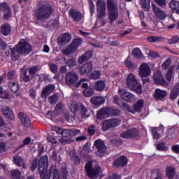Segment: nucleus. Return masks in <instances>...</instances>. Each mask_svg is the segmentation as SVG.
<instances>
[{
    "mask_svg": "<svg viewBox=\"0 0 179 179\" xmlns=\"http://www.w3.org/2000/svg\"><path fill=\"white\" fill-rule=\"evenodd\" d=\"M157 149L158 150H161L162 152H166L169 150V147H167L166 144H164V143H161L158 144Z\"/></svg>",
    "mask_w": 179,
    "mask_h": 179,
    "instance_id": "obj_49",
    "label": "nucleus"
},
{
    "mask_svg": "<svg viewBox=\"0 0 179 179\" xmlns=\"http://www.w3.org/2000/svg\"><path fill=\"white\" fill-rule=\"evenodd\" d=\"M71 34L69 33H66L64 34H62L60 37L58 38V43L60 47H62V45H65V44H68L69 41H71Z\"/></svg>",
    "mask_w": 179,
    "mask_h": 179,
    "instance_id": "obj_19",
    "label": "nucleus"
},
{
    "mask_svg": "<svg viewBox=\"0 0 179 179\" xmlns=\"http://www.w3.org/2000/svg\"><path fill=\"white\" fill-rule=\"evenodd\" d=\"M52 13V6L48 5H41L36 10L35 15L39 20H45L51 16Z\"/></svg>",
    "mask_w": 179,
    "mask_h": 179,
    "instance_id": "obj_5",
    "label": "nucleus"
},
{
    "mask_svg": "<svg viewBox=\"0 0 179 179\" xmlns=\"http://www.w3.org/2000/svg\"><path fill=\"white\" fill-rule=\"evenodd\" d=\"M8 86L13 93H16L19 90V84L16 82H10Z\"/></svg>",
    "mask_w": 179,
    "mask_h": 179,
    "instance_id": "obj_41",
    "label": "nucleus"
},
{
    "mask_svg": "<svg viewBox=\"0 0 179 179\" xmlns=\"http://www.w3.org/2000/svg\"><path fill=\"white\" fill-rule=\"evenodd\" d=\"M155 99L157 100H163L164 97L167 96V92L160 89H156L154 94Z\"/></svg>",
    "mask_w": 179,
    "mask_h": 179,
    "instance_id": "obj_27",
    "label": "nucleus"
},
{
    "mask_svg": "<svg viewBox=\"0 0 179 179\" xmlns=\"http://www.w3.org/2000/svg\"><path fill=\"white\" fill-rule=\"evenodd\" d=\"M101 75V74L100 73L99 71H94V73H92L91 74V78H92V79H99V78H100Z\"/></svg>",
    "mask_w": 179,
    "mask_h": 179,
    "instance_id": "obj_61",
    "label": "nucleus"
},
{
    "mask_svg": "<svg viewBox=\"0 0 179 179\" xmlns=\"http://www.w3.org/2000/svg\"><path fill=\"white\" fill-rule=\"evenodd\" d=\"M126 84L127 87L138 94H142V85L136 80L135 75L130 73L126 79Z\"/></svg>",
    "mask_w": 179,
    "mask_h": 179,
    "instance_id": "obj_4",
    "label": "nucleus"
},
{
    "mask_svg": "<svg viewBox=\"0 0 179 179\" xmlns=\"http://www.w3.org/2000/svg\"><path fill=\"white\" fill-rule=\"evenodd\" d=\"M93 69V64L92 62H87L83 66H81L80 73L81 75H85V73H89Z\"/></svg>",
    "mask_w": 179,
    "mask_h": 179,
    "instance_id": "obj_24",
    "label": "nucleus"
},
{
    "mask_svg": "<svg viewBox=\"0 0 179 179\" xmlns=\"http://www.w3.org/2000/svg\"><path fill=\"white\" fill-rule=\"evenodd\" d=\"M52 177L53 179H62L61 175L59 174V171H58V169L53 170Z\"/></svg>",
    "mask_w": 179,
    "mask_h": 179,
    "instance_id": "obj_56",
    "label": "nucleus"
},
{
    "mask_svg": "<svg viewBox=\"0 0 179 179\" xmlns=\"http://www.w3.org/2000/svg\"><path fill=\"white\" fill-rule=\"evenodd\" d=\"M90 101L94 106H101L106 103V99L101 96H96L91 98Z\"/></svg>",
    "mask_w": 179,
    "mask_h": 179,
    "instance_id": "obj_22",
    "label": "nucleus"
},
{
    "mask_svg": "<svg viewBox=\"0 0 179 179\" xmlns=\"http://www.w3.org/2000/svg\"><path fill=\"white\" fill-rule=\"evenodd\" d=\"M48 167V157L43 155L39 160L38 163V171L40 173L41 178L43 179H50L51 178V171H47Z\"/></svg>",
    "mask_w": 179,
    "mask_h": 179,
    "instance_id": "obj_2",
    "label": "nucleus"
},
{
    "mask_svg": "<svg viewBox=\"0 0 179 179\" xmlns=\"http://www.w3.org/2000/svg\"><path fill=\"white\" fill-rule=\"evenodd\" d=\"M106 6L104 0H97L96 1V10H97V20L96 23H101V26H104L107 23V20L104 19L106 15Z\"/></svg>",
    "mask_w": 179,
    "mask_h": 179,
    "instance_id": "obj_3",
    "label": "nucleus"
},
{
    "mask_svg": "<svg viewBox=\"0 0 179 179\" xmlns=\"http://www.w3.org/2000/svg\"><path fill=\"white\" fill-rule=\"evenodd\" d=\"M1 111L3 115H5V117H6V118L8 120H15V114H13V112L12 110H10V108H9V107H3Z\"/></svg>",
    "mask_w": 179,
    "mask_h": 179,
    "instance_id": "obj_23",
    "label": "nucleus"
},
{
    "mask_svg": "<svg viewBox=\"0 0 179 179\" xmlns=\"http://www.w3.org/2000/svg\"><path fill=\"white\" fill-rule=\"evenodd\" d=\"M82 85V87L86 89L87 87V83H86V80L83 79L80 80L77 84L76 85V87H79V86Z\"/></svg>",
    "mask_w": 179,
    "mask_h": 179,
    "instance_id": "obj_50",
    "label": "nucleus"
},
{
    "mask_svg": "<svg viewBox=\"0 0 179 179\" xmlns=\"http://www.w3.org/2000/svg\"><path fill=\"white\" fill-rule=\"evenodd\" d=\"M12 31V27L9 24H4L1 27V33L3 36H9Z\"/></svg>",
    "mask_w": 179,
    "mask_h": 179,
    "instance_id": "obj_29",
    "label": "nucleus"
},
{
    "mask_svg": "<svg viewBox=\"0 0 179 179\" xmlns=\"http://www.w3.org/2000/svg\"><path fill=\"white\" fill-rule=\"evenodd\" d=\"M58 99H59V95L58 94H55L48 98V101L50 104H55L57 101H58Z\"/></svg>",
    "mask_w": 179,
    "mask_h": 179,
    "instance_id": "obj_44",
    "label": "nucleus"
},
{
    "mask_svg": "<svg viewBox=\"0 0 179 179\" xmlns=\"http://www.w3.org/2000/svg\"><path fill=\"white\" fill-rule=\"evenodd\" d=\"M121 124V121L118 119H110L105 120L101 124L103 131H108L109 128H114L118 127Z\"/></svg>",
    "mask_w": 179,
    "mask_h": 179,
    "instance_id": "obj_10",
    "label": "nucleus"
},
{
    "mask_svg": "<svg viewBox=\"0 0 179 179\" xmlns=\"http://www.w3.org/2000/svg\"><path fill=\"white\" fill-rule=\"evenodd\" d=\"M178 41H179V37L177 36H175L169 38L168 41V43L169 44H176V43H178Z\"/></svg>",
    "mask_w": 179,
    "mask_h": 179,
    "instance_id": "obj_54",
    "label": "nucleus"
},
{
    "mask_svg": "<svg viewBox=\"0 0 179 179\" xmlns=\"http://www.w3.org/2000/svg\"><path fill=\"white\" fill-rule=\"evenodd\" d=\"M111 114H113V108H103L98 110L96 117L98 120H104V118H107Z\"/></svg>",
    "mask_w": 179,
    "mask_h": 179,
    "instance_id": "obj_15",
    "label": "nucleus"
},
{
    "mask_svg": "<svg viewBox=\"0 0 179 179\" xmlns=\"http://www.w3.org/2000/svg\"><path fill=\"white\" fill-rule=\"evenodd\" d=\"M107 5L109 19L110 22H115L118 19V8H117L115 1L108 0Z\"/></svg>",
    "mask_w": 179,
    "mask_h": 179,
    "instance_id": "obj_7",
    "label": "nucleus"
},
{
    "mask_svg": "<svg viewBox=\"0 0 179 179\" xmlns=\"http://www.w3.org/2000/svg\"><path fill=\"white\" fill-rule=\"evenodd\" d=\"M79 80V77L78 76V74L75 71H70L67 73L65 77V80L66 85L71 87H76V82Z\"/></svg>",
    "mask_w": 179,
    "mask_h": 179,
    "instance_id": "obj_9",
    "label": "nucleus"
},
{
    "mask_svg": "<svg viewBox=\"0 0 179 179\" xmlns=\"http://www.w3.org/2000/svg\"><path fill=\"white\" fill-rule=\"evenodd\" d=\"M67 65L69 66V68H73V66H76V61L70 59L67 62Z\"/></svg>",
    "mask_w": 179,
    "mask_h": 179,
    "instance_id": "obj_63",
    "label": "nucleus"
},
{
    "mask_svg": "<svg viewBox=\"0 0 179 179\" xmlns=\"http://www.w3.org/2000/svg\"><path fill=\"white\" fill-rule=\"evenodd\" d=\"M0 97L1 99H9L10 96L9 94L6 92H3L2 90V87H0Z\"/></svg>",
    "mask_w": 179,
    "mask_h": 179,
    "instance_id": "obj_55",
    "label": "nucleus"
},
{
    "mask_svg": "<svg viewBox=\"0 0 179 179\" xmlns=\"http://www.w3.org/2000/svg\"><path fill=\"white\" fill-rule=\"evenodd\" d=\"M94 145L99 153H104V152L107 150L106 144H104V142L101 140H96L94 143Z\"/></svg>",
    "mask_w": 179,
    "mask_h": 179,
    "instance_id": "obj_26",
    "label": "nucleus"
},
{
    "mask_svg": "<svg viewBox=\"0 0 179 179\" xmlns=\"http://www.w3.org/2000/svg\"><path fill=\"white\" fill-rule=\"evenodd\" d=\"M75 50V48H73L71 45L69 46L67 48L63 50L62 51V54L64 55H70V54H72V52Z\"/></svg>",
    "mask_w": 179,
    "mask_h": 179,
    "instance_id": "obj_45",
    "label": "nucleus"
},
{
    "mask_svg": "<svg viewBox=\"0 0 179 179\" xmlns=\"http://www.w3.org/2000/svg\"><path fill=\"white\" fill-rule=\"evenodd\" d=\"M20 174H22V172H20V171L17 169H15L14 171H12L11 178L13 179H23V178L20 177Z\"/></svg>",
    "mask_w": 179,
    "mask_h": 179,
    "instance_id": "obj_42",
    "label": "nucleus"
},
{
    "mask_svg": "<svg viewBox=\"0 0 179 179\" xmlns=\"http://www.w3.org/2000/svg\"><path fill=\"white\" fill-rule=\"evenodd\" d=\"M51 129H52V131H54L55 132H56L58 135H62V130L64 129L57 127V126H51Z\"/></svg>",
    "mask_w": 179,
    "mask_h": 179,
    "instance_id": "obj_52",
    "label": "nucleus"
},
{
    "mask_svg": "<svg viewBox=\"0 0 179 179\" xmlns=\"http://www.w3.org/2000/svg\"><path fill=\"white\" fill-rule=\"evenodd\" d=\"M83 94L85 96V97H92V96L94 94L93 90L90 88H86L83 91Z\"/></svg>",
    "mask_w": 179,
    "mask_h": 179,
    "instance_id": "obj_47",
    "label": "nucleus"
},
{
    "mask_svg": "<svg viewBox=\"0 0 179 179\" xmlns=\"http://www.w3.org/2000/svg\"><path fill=\"white\" fill-rule=\"evenodd\" d=\"M125 64H126V66H127L129 68V69H135V68H136V64L132 63V62H131V59H129V57H128L125 60Z\"/></svg>",
    "mask_w": 179,
    "mask_h": 179,
    "instance_id": "obj_46",
    "label": "nucleus"
},
{
    "mask_svg": "<svg viewBox=\"0 0 179 179\" xmlns=\"http://www.w3.org/2000/svg\"><path fill=\"white\" fill-rule=\"evenodd\" d=\"M14 162L18 167H22V169H26V165H24V162H23V159L19 156H15L13 157Z\"/></svg>",
    "mask_w": 179,
    "mask_h": 179,
    "instance_id": "obj_36",
    "label": "nucleus"
},
{
    "mask_svg": "<svg viewBox=\"0 0 179 179\" xmlns=\"http://www.w3.org/2000/svg\"><path fill=\"white\" fill-rule=\"evenodd\" d=\"M175 68H176V66H172L168 70V72L166 73V80L169 82L171 81V79H173V71H174Z\"/></svg>",
    "mask_w": 179,
    "mask_h": 179,
    "instance_id": "obj_43",
    "label": "nucleus"
},
{
    "mask_svg": "<svg viewBox=\"0 0 179 179\" xmlns=\"http://www.w3.org/2000/svg\"><path fill=\"white\" fill-rule=\"evenodd\" d=\"M131 54L136 59H141V58H143V54H142V51H141V49L138 48H134Z\"/></svg>",
    "mask_w": 179,
    "mask_h": 179,
    "instance_id": "obj_33",
    "label": "nucleus"
},
{
    "mask_svg": "<svg viewBox=\"0 0 179 179\" xmlns=\"http://www.w3.org/2000/svg\"><path fill=\"white\" fill-rule=\"evenodd\" d=\"M81 43H82V41L80 39H75L72 42V44L71 45V46L73 47V48H74V50H76V48L79 47V45H80Z\"/></svg>",
    "mask_w": 179,
    "mask_h": 179,
    "instance_id": "obj_51",
    "label": "nucleus"
},
{
    "mask_svg": "<svg viewBox=\"0 0 179 179\" xmlns=\"http://www.w3.org/2000/svg\"><path fill=\"white\" fill-rule=\"evenodd\" d=\"M19 117L21 120V122H22L23 125H24L27 127H30L31 125V122L30 121V118L27 117V115L22 112L19 113Z\"/></svg>",
    "mask_w": 179,
    "mask_h": 179,
    "instance_id": "obj_25",
    "label": "nucleus"
},
{
    "mask_svg": "<svg viewBox=\"0 0 179 179\" xmlns=\"http://www.w3.org/2000/svg\"><path fill=\"white\" fill-rule=\"evenodd\" d=\"M119 94H120V97L126 101L131 102L135 100V95L131 94L125 89H119Z\"/></svg>",
    "mask_w": 179,
    "mask_h": 179,
    "instance_id": "obj_16",
    "label": "nucleus"
},
{
    "mask_svg": "<svg viewBox=\"0 0 179 179\" xmlns=\"http://www.w3.org/2000/svg\"><path fill=\"white\" fill-rule=\"evenodd\" d=\"M31 170L34 171L36 169H37V158H35L31 163V166H30Z\"/></svg>",
    "mask_w": 179,
    "mask_h": 179,
    "instance_id": "obj_59",
    "label": "nucleus"
},
{
    "mask_svg": "<svg viewBox=\"0 0 179 179\" xmlns=\"http://www.w3.org/2000/svg\"><path fill=\"white\" fill-rule=\"evenodd\" d=\"M152 75V69L148 63H142L138 68V76L143 79Z\"/></svg>",
    "mask_w": 179,
    "mask_h": 179,
    "instance_id": "obj_8",
    "label": "nucleus"
},
{
    "mask_svg": "<svg viewBox=\"0 0 179 179\" xmlns=\"http://www.w3.org/2000/svg\"><path fill=\"white\" fill-rule=\"evenodd\" d=\"M169 7L172 10L175 12V13H177V15H179V1L177 0H171L169 2Z\"/></svg>",
    "mask_w": 179,
    "mask_h": 179,
    "instance_id": "obj_30",
    "label": "nucleus"
},
{
    "mask_svg": "<svg viewBox=\"0 0 179 179\" xmlns=\"http://www.w3.org/2000/svg\"><path fill=\"white\" fill-rule=\"evenodd\" d=\"M88 3L90 5L91 15L93 16V15L94 14V10H96V8L94 7V3H93V0H88Z\"/></svg>",
    "mask_w": 179,
    "mask_h": 179,
    "instance_id": "obj_48",
    "label": "nucleus"
},
{
    "mask_svg": "<svg viewBox=\"0 0 179 179\" xmlns=\"http://www.w3.org/2000/svg\"><path fill=\"white\" fill-rule=\"evenodd\" d=\"M90 58H92V52H87L79 57L78 62L80 64H83V62H85V61H89Z\"/></svg>",
    "mask_w": 179,
    "mask_h": 179,
    "instance_id": "obj_34",
    "label": "nucleus"
},
{
    "mask_svg": "<svg viewBox=\"0 0 179 179\" xmlns=\"http://www.w3.org/2000/svg\"><path fill=\"white\" fill-rule=\"evenodd\" d=\"M69 15L74 22H80L82 20V13L78 10L71 9L69 10Z\"/></svg>",
    "mask_w": 179,
    "mask_h": 179,
    "instance_id": "obj_20",
    "label": "nucleus"
},
{
    "mask_svg": "<svg viewBox=\"0 0 179 179\" xmlns=\"http://www.w3.org/2000/svg\"><path fill=\"white\" fill-rule=\"evenodd\" d=\"M69 107L71 113H76V111L79 110V106H78V103H76V101H71Z\"/></svg>",
    "mask_w": 179,
    "mask_h": 179,
    "instance_id": "obj_40",
    "label": "nucleus"
},
{
    "mask_svg": "<svg viewBox=\"0 0 179 179\" xmlns=\"http://www.w3.org/2000/svg\"><path fill=\"white\" fill-rule=\"evenodd\" d=\"M140 4L145 12L150 9V0H140Z\"/></svg>",
    "mask_w": 179,
    "mask_h": 179,
    "instance_id": "obj_37",
    "label": "nucleus"
},
{
    "mask_svg": "<svg viewBox=\"0 0 179 179\" xmlns=\"http://www.w3.org/2000/svg\"><path fill=\"white\" fill-rule=\"evenodd\" d=\"M143 104H144L143 100L141 99V100H138L137 103L134 104V110H133L132 108H131L130 106L126 103H123L122 107L123 108H125L127 111H129V113H132L133 114H135V111L136 113H141V110H142V108H143Z\"/></svg>",
    "mask_w": 179,
    "mask_h": 179,
    "instance_id": "obj_11",
    "label": "nucleus"
},
{
    "mask_svg": "<svg viewBox=\"0 0 179 179\" xmlns=\"http://www.w3.org/2000/svg\"><path fill=\"white\" fill-rule=\"evenodd\" d=\"M80 113L82 118H87V117H89V114H87V109L83 105H80Z\"/></svg>",
    "mask_w": 179,
    "mask_h": 179,
    "instance_id": "obj_39",
    "label": "nucleus"
},
{
    "mask_svg": "<svg viewBox=\"0 0 179 179\" xmlns=\"http://www.w3.org/2000/svg\"><path fill=\"white\" fill-rule=\"evenodd\" d=\"M153 80L154 83H156V85H161L164 87H168L169 86L167 83H166L164 78H163V75H162V71H160L159 70H157L154 72Z\"/></svg>",
    "mask_w": 179,
    "mask_h": 179,
    "instance_id": "obj_13",
    "label": "nucleus"
},
{
    "mask_svg": "<svg viewBox=\"0 0 179 179\" xmlns=\"http://www.w3.org/2000/svg\"><path fill=\"white\" fill-rule=\"evenodd\" d=\"M38 69H40V67H38V66H32L30 69H29V73L30 75H34L37 71H38Z\"/></svg>",
    "mask_w": 179,
    "mask_h": 179,
    "instance_id": "obj_60",
    "label": "nucleus"
},
{
    "mask_svg": "<svg viewBox=\"0 0 179 179\" xmlns=\"http://www.w3.org/2000/svg\"><path fill=\"white\" fill-rule=\"evenodd\" d=\"M179 94V84L175 85L171 92V99L174 100L178 97Z\"/></svg>",
    "mask_w": 179,
    "mask_h": 179,
    "instance_id": "obj_35",
    "label": "nucleus"
},
{
    "mask_svg": "<svg viewBox=\"0 0 179 179\" xmlns=\"http://www.w3.org/2000/svg\"><path fill=\"white\" fill-rule=\"evenodd\" d=\"M78 134H80V130L63 129L61 135L64 138H72V136H76Z\"/></svg>",
    "mask_w": 179,
    "mask_h": 179,
    "instance_id": "obj_17",
    "label": "nucleus"
},
{
    "mask_svg": "<svg viewBox=\"0 0 179 179\" xmlns=\"http://www.w3.org/2000/svg\"><path fill=\"white\" fill-rule=\"evenodd\" d=\"M152 12L155 16L159 20H166V17H167V14H166V13L163 10L160 9V8L157 7L155 4H152Z\"/></svg>",
    "mask_w": 179,
    "mask_h": 179,
    "instance_id": "obj_14",
    "label": "nucleus"
},
{
    "mask_svg": "<svg viewBox=\"0 0 179 179\" xmlns=\"http://www.w3.org/2000/svg\"><path fill=\"white\" fill-rule=\"evenodd\" d=\"M85 171L89 178L91 179H96L99 178V176L101 174V169L99 168V166H95L93 168L92 162H87L85 165Z\"/></svg>",
    "mask_w": 179,
    "mask_h": 179,
    "instance_id": "obj_6",
    "label": "nucleus"
},
{
    "mask_svg": "<svg viewBox=\"0 0 179 179\" xmlns=\"http://www.w3.org/2000/svg\"><path fill=\"white\" fill-rule=\"evenodd\" d=\"M171 64V59L168 58L164 63L162 64L163 69H168L169 66Z\"/></svg>",
    "mask_w": 179,
    "mask_h": 179,
    "instance_id": "obj_53",
    "label": "nucleus"
},
{
    "mask_svg": "<svg viewBox=\"0 0 179 179\" xmlns=\"http://www.w3.org/2000/svg\"><path fill=\"white\" fill-rule=\"evenodd\" d=\"M166 174L169 179H173L176 176V169L173 166H167L166 168Z\"/></svg>",
    "mask_w": 179,
    "mask_h": 179,
    "instance_id": "obj_32",
    "label": "nucleus"
},
{
    "mask_svg": "<svg viewBox=\"0 0 179 179\" xmlns=\"http://www.w3.org/2000/svg\"><path fill=\"white\" fill-rule=\"evenodd\" d=\"M147 40L150 43H160V41H163V38L160 36H151L148 37Z\"/></svg>",
    "mask_w": 179,
    "mask_h": 179,
    "instance_id": "obj_38",
    "label": "nucleus"
},
{
    "mask_svg": "<svg viewBox=\"0 0 179 179\" xmlns=\"http://www.w3.org/2000/svg\"><path fill=\"white\" fill-rule=\"evenodd\" d=\"M55 90V86H54V85H49L45 87L41 92L42 99H47V97H48V96H50L52 92H54Z\"/></svg>",
    "mask_w": 179,
    "mask_h": 179,
    "instance_id": "obj_18",
    "label": "nucleus"
},
{
    "mask_svg": "<svg viewBox=\"0 0 179 179\" xmlns=\"http://www.w3.org/2000/svg\"><path fill=\"white\" fill-rule=\"evenodd\" d=\"M120 138L123 139H131L135 138L136 139L139 138V131L136 129H130L120 134Z\"/></svg>",
    "mask_w": 179,
    "mask_h": 179,
    "instance_id": "obj_12",
    "label": "nucleus"
},
{
    "mask_svg": "<svg viewBox=\"0 0 179 179\" xmlns=\"http://www.w3.org/2000/svg\"><path fill=\"white\" fill-rule=\"evenodd\" d=\"M1 9L6 12V14L4 15V17L6 19H9L12 17V10H10V8L6 3H3L1 4Z\"/></svg>",
    "mask_w": 179,
    "mask_h": 179,
    "instance_id": "obj_28",
    "label": "nucleus"
},
{
    "mask_svg": "<svg viewBox=\"0 0 179 179\" xmlns=\"http://www.w3.org/2000/svg\"><path fill=\"white\" fill-rule=\"evenodd\" d=\"M152 136L154 138V139H160V134H159L157 131H156V128H154L152 129Z\"/></svg>",
    "mask_w": 179,
    "mask_h": 179,
    "instance_id": "obj_64",
    "label": "nucleus"
},
{
    "mask_svg": "<svg viewBox=\"0 0 179 179\" xmlns=\"http://www.w3.org/2000/svg\"><path fill=\"white\" fill-rule=\"evenodd\" d=\"M106 80H99L94 84V89L98 92H103L106 88Z\"/></svg>",
    "mask_w": 179,
    "mask_h": 179,
    "instance_id": "obj_31",
    "label": "nucleus"
},
{
    "mask_svg": "<svg viewBox=\"0 0 179 179\" xmlns=\"http://www.w3.org/2000/svg\"><path fill=\"white\" fill-rule=\"evenodd\" d=\"M10 50L13 61H17L20 55H22L24 54L25 55H27V54H30L31 52V45L27 42L20 41L17 45Z\"/></svg>",
    "mask_w": 179,
    "mask_h": 179,
    "instance_id": "obj_1",
    "label": "nucleus"
},
{
    "mask_svg": "<svg viewBox=\"0 0 179 179\" xmlns=\"http://www.w3.org/2000/svg\"><path fill=\"white\" fill-rule=\"evenodd\" d=\"M49 66L53 73H57V72H58V66H57L55 64L50 63L49 64Z\"/></svg>",
    "mask_w": 179,
    "mask_h": 179,
    "instance_id": "obj_58",
    "label": "nucleus"
},
{
    "mask_svg": "<svg viewBox=\"0 0 179 179\" xmlns=\"http://www.w3.org/2000/svg\"><path fill=\"white\" fill-rule=\"evenodd\" d=\"M156 3H157L162 8L166 6L167 5L166 0H155Z\"/></svg>",
    "mask_w": 179,
    "mask_h": 179,
    "instance_id": "obj_62",
    "label": "nucleus"
},
{
    "mask_svg": "<svg viewBox=\"0 0 179 179\" xmlns=\"http://www.w3.org/2000/svg\"><path fill=\"white\" fill-rule=\"evenodd\" d=\"M127 163H128V159H127V157L122 156L118 157L114 162V166H115V167H122L124 166H127Z\"/></svg>",
    "mask_w": 179,
    "mask_h": 179,
    "instance_id": "obj_21",
    "label": "nucleus"
},
{
    "mask_svg": "<svg viewBox=\"0 0 179 179\" xmlns=\"http://www.w3.org/2000/svg\"><path fill=\"white\" fill-rule=\"evenodd\" d=\"M148 55H149L150 57H152V58H159V57H160V55H159V53H157V52H155L152 50H149Z\"/></svg>",
    "mask_w": 179,
    "mask_h": 179,
    "instance_id": "obj_57",
    "label": "nucleus"
}]
</instances>
